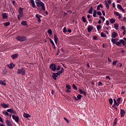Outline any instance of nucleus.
Here are the masks:
<instances>
[{
	"instance_id": "obj_35",
	"label": "nucleus",
	"mask_w": 126,
	"mask_h": 126,
	"mask_svg": "<svg viewBox=\"0 0 126 126\" xmlns=\"http://www.w3.org/2000/svg\"><path fill=\"white\" fill-rule=\"evenodd\" d=\"M66 88H67L68 90H70V89H71V87L68 84H66Z\"/></svg>"
},
{
	"instance_id": "obj_17",
	"label": "nucleus",
	"mask_w": 126,
	"mask_h": 126,
	"mask_svg": "<svg viewBox=\"0 0 126 126\" xmlns=\"http://www.w3.org/2000/svg\"><path fill=\"white\" fill-rule=\"evenodd\" d=\"M18 56H19L18 54H15L12 55L11 57L13 60H15V59L18 57Z\"/></svg>"
},
{
	"instance_id": "obj_63",
	"label": "nucleus",
	"mask_w": 126,
	"mask_h": 126,
	"mask_svg": "<svg viewBox=\"0 0 126 126\" xmlns=\"http://www.w3.org/2000/svg\"><path fill=\"white\" fill-rule=\"evenodd\" d=\"M67 32H69V33H71V30H70V29H68V30H67Z\"/></svg>"
},
{
	"instance_id": "obj_2",
	"label": "nucleus",
	"mask_w": 126,
	"mask_h": 126,
	"mask_svg": "<svg viewBox=\"0 0 126 126\" xmlns=\"http://www.w3.org/2000/svg\"><path fill=\"white\" fill-rule=\"evenodd\" d=\"M24 8L22 7H19L18 10L19 14L17 15L18 20H20L22 17H23V10Z\"/></svg>"
},
{
	"instance_id": "obj_8",
	"label": "nucleus",
	"mask_w": 126,
	"mask_h": 126,
	"mask_svg": "<svg viewBox=\"0 0 126 126\" xmlns=\"http://www.w3.org/2000/svg\"><path fill=\"white\" fill-rule=\"evenodd\" d=\"M12 117L13 120H14L15 121L16 123H19V117L18 116L12 115Z\"/></svg>"
},
{
	"instance_id": "obj_47",
	"label": "nucleus",
	"mask_w": 126,
	"mask_h": 126,
	"mask_svg": "<svg viewBox=\"0 0 126 126\" xmlns=\"http://www.w3.org/2000/svg\"><path fill=\"white\" fill-rule=\"evenodd\" d=\"M106 25H107V26H109V25H110V22H109V21L108 20L106 21Z\"/></svg>"
},
{
	"instance_id": "obj_11",
	"label": "nucleus",
	"mask_w": 126,
	"mask_h": 126,
	"mask_svg": "<svg viewBox=\"0 0 126 126\" xmlns=\"http://www.w3.org/2000/svg\"><path fill=\"white\" fill-rule=\"evenodd\" d=\"M120 113H121V117L124 118L125 117V115H126V111L124 109H120Z\"/></svg>"
},
{
	"instance_id": "obj_26",
	"label": "nucleus",
	"mask_w": 126,
	"mask_h": 126,
	"mask_svg": "<svg viewBox=\"0 0 126 126\" xmlns=\"http://www.w3.org/2000/svg\"><path fill=\"white\" fill-rule=\"evenodd\" d=\"M93 6H92L89 10L88 13H89L90 14H91L93 13Z\"/></svg>"
},
{
	"instance_id": "obj_19",
	"label": "nucleus",
	"mask_w": 126,
	"mask_h": 126,
	"mask_svg": "<svg viewBox=\"0 0 126 126\" xmlns=\"http://www.w3.org/2000/svg\"><path fill=\"white\" fill-rule=\"evenodd\" d=\"M1 107H2V108H4V109L8 108V107H9V105L8 104H6L5 103H1Z\"/></svg>"
},
{
	"instance_id": "obj_62",
	"label": "nucleus",
	"mask_w": 126,
	"mask_h": 126,
	"mask_svg": "<svg viewBox=\"0 0 126 126\" xmlns=\"http://www.w3.org/2000/svg\"><path fill=\"white\" fill-rule=\"evenodd\" d=\"M0 122H1V123H3L2 118H1V117L0 116Z\"/></svg>"
},
{
	"instance_id": "obj_20",
	"label": "nucleus",
	"mask_w": 126,
	"mask_h": 126,
	"mask_svg": "<svg viewBox=\"0 0 126 126\" xmlns=\"http://www.w3.org/2000/svg\"><path fill=\"white\" fill-rule=\"evenodd\" d=\"M80 94H83L84 96H86L87 95V94H86V92L83 91L82 90H79Z\"/></svg>"
},
{
	"instance_id": "obj_52",
	"label": "nucleus",
	"mask_w": 126,
	"mask_h": 126,
	"mask_svg": "<svg viewBox=\"0 0 126 126\" xmlns=\"http://www.w3.org/2000/svg\"><path fill=\"white\" fill-rule=\"evenodd\" d=\"M117 103H119L121 102V98H118V99H117Z\"/></svg>"
},
{
	"instance_id": "obj_9",
	"label": "nucleus",
	"mask_w": 126,
	"mask_h": 126,
	"mask_svg": "<svg viewBox=\"0 0 126 126\" xmlns=\"http://www.w3.org/2000/svg\"><path fill=\"white\" fill-rule=\"evenodd\" d=\"M59 75H60L58 73V72L53 73L52 77H53V79H54V80H57V77H58V76H59Z\"/></svg>"
},
{
	"instance_id": "obj_57",
	"label": "nucleus",
	"mask_w": 126,
	"mask_h": 126,
	"mask_svg": "<svg viewBox=\"0 0 126 126\" xmlns=\"http://www.w3.org/2000/svg\"><path fill=\"white\" fill-rule=\"evenodd\" d=\"M121 30H124V31H125V30H126V29H125V27L124 26H122V27Z\"/></svg>"
},
{
	"instance_id": "obj_33",
	"label": "nucleus",
	"mask_w": 126,
	"mask_h": 126,
	"mask_svg": "<svg viewBox=\"0 0 126 126\" xmlns=\"http://www.w3.org/2000/svg\"><path fill=\"white\" fill-rule=\"evenodd\" d=\"M101 37H102L103 38H106L107 37V35L104 33V32H101L100 33Z\"/></svg>"
},
{
	"instance_id": "obj_45",
	"label": "nucleus",
	"mask_w": 126,
	"mask_h": 126,
	"mask_svg": "<svg viewBox=\"0 0 126 126\" xmlns=\"http://www.w3.org/2000/svg\"><path fill=\"white\" fill-rule=\"evenodd\" d=\"M96 13L97 15H99V16H101V15H102V13H101V11H97Z\"/></svg>"
},
{
	"instance_id": "obj_28",
	"label": "nucleus",
	"mask_w": 126,
	"mask_h": 126,
	"mask_svg": "<svg viewBox=\"0 0 126 126\" xmlns=\"http://www.w3.org/2000/svg\"><path fill=\"white\" fill-rule=\"evenodd\" d=\"M114 28L116 30H119V24H114Z\"/></svg>"
},
{
	"instance_id": "obj_54",
	"label": "nucleus",
	"mask_w": 126,
	"mask_h": 126,
	"mask_svg": "<svg viewBox=\"0 0 126 126\" xmlns=\"http://www.w3.org/2000/svg\"><path fill=\"white\" fill-rule=\"evenodd\" d=\"M61 69V66H58L57 68H56V70H60Z\"/></svg>"
},
{
	"instance_id": "obj_64",
	"label": "nucleus",
	"mask_w": 126,
	"mask_h": 126,
	"mask_svg": "<svg viewBox=\"0 0 126 126\" xmlns=\"http://www.w3.org/2000/svg\"><path fill=\"white\" fill-rule=\"evenodd\" d=\"M97 10H100V7H99V6L98 5H97Z\"/></svg>"
},
{
	"instance_id": "obj_13",
	"label": "nucleus",
	"mask_w": 126,
	"mask_h": 126,
	"mask_svg": "<svg viewBox=\"0 0 126 126\" xmlns=\"http://www.w3.org/2000/svg\"><path fill=\"white\" fill-rule=\"evenodd\" d=\"M117 8H118V9H120V10L123 11V12H125V9H124V8H123V7L122 6V5L121 4H118L117 5Z\"/></svg>"
},
{
	"instance_id": "obj_38",
	"label": "nucleus",
	"mask_w": 126,
	"mask_h": 126,
	"mask_svg": "<svg viewBox=\"0 0 126 126\" xmlns=\"http://www.w3.org/2000/svg\"><path fill=\"white\" fill-rule=\"evenodd\" d=\"M81 97H82V95L81 94H78L77 96V98L78 100H80V99H81Z\"/></svg>"
},
{
	"instance_id": "obj_32",
	"label": "nucleus",
	"mask_w": 126,
	"mask_h": 126,
	"mask_svg": "<svg viewBox=\"0 0 126 126\" xmlns=\"http://www.w3.org/2000/svg\"><path fill=\"white\" fill-rule=\"evenodd\" d=\"M2 113L3 115H4V116H9V113H8L7 111H2Z\"/></svg>"
},
{
	"instance_id": "obj_59",
	"label": "nucleus",
	"mask_w": 126,
	"mask_h": 126,
	"mask_svg": "<svg viewBox=\"0 0 126 126\" xmlns=\"http://www.w3.org/2000/svg\"><path fill=\"white\" fill-rule=\"evenodd\" d=\"M119 66V67H122V66H123V64H122V63H120Z\"/></svg>"
},
{
	"instance_id": "obj_16",
	"label": "nucleus",
	"mask_w": 126,
	"mask_h": 126,
	"mask_svg": "<svg viewBox=\"0 0 126 126\" xmlns=\"http://www.w3.org/2000/svg\"><path fill=\"white\" fill-rule=\"evenodd\" d=\"M14 66H15V65H14L13 63H11L9 65H8V67L10 69H12L13 67H14Z\"/></svg>"
},
{
	"instance_id": "obj_4",
	"label": "nucleus",
	"mask_w": 126,
	"mask_h": 126,
	"mask_svg": "<svg viewBox=\"0 0 126 126\" xmlns=\"http://www.w3.org/2000/svg\"><path fill=\"white\" fill-rule=\"evenodd\" d=\"M16 39H17L18 41H20V42H24L27 38L23 36H18L16 37Z\"/></svg>"
},
{
	"instance_id": "obj_22",
	"label": "nucleus",
	"mask_w": 126,
	"mask_h": 126,
	"mask_svg": "<svg viewBox=\"0 0 126 126\" xmlns=\"http://www.w3.org/2000/svg\"><path fill=\"white\" fill-rule=\"evenodd\" d=\"M5 124L7 126H12V125H11V123H10V121L8 120H5Z\"/></svg>"
},
{
	"instance_id": "obj_18",
	"label": "nucleus",
	"mask_w": 126,
	"mask_h": 126,
	"mask_svg": "<svg viewBox=\"0 0 126 126\" xmlns=\"http://www.w3.org/2000/svg\"><path fill=\"white\" fill-rule=\"evenodd\" d=\"M23 117L26 119H28V118H31V116L30 115L28 114V113H24Z\"/></svg>"
},
{
	"instance_id": "obj_43",
	"label": "nucleus",
	"mask_w": 126,
	"mask_h": 126,
	"mask_svg": "<svg viewBox=\"0 0 126 126\" xmlns=\"http://www.w3.org/2000/svg\"><path fill=\"white\" fill-rule=\"evenodd\" d=\"M64 120L66 122L67 124L69 123V120H68V119H67L66 118L64 117Z\"/></svg>"
},
{
	"instance_id": "obj_56",
	"label": "nucleus",
	"mask_w": 126,
	"mask_h": 126,
	"mask_svg": "<svg viewBox=\"0 0 126 126\" xmlns=\"http://www.w3.org/2000/svg\"><path fill=\"white\" fill-rule=\"evenodd\" d=\"M114 126H117V121L116 120L114 121V122L113 123Z\"/></svg>"
},
{
	"instance_id": "obj_29",
	"label": "nucleus",
	"mask_w": 126,
	"mask_h": 126,
	"mask_svg": "<svg viewBox=\"0 0 126 126\" xmlns=\"http://www.w3.org/2000/svg\"><path fill=\"white\" fill-rule=\"evenodd\" d=\"M110 22L111 23V24H114V23L116 22V20H115V19L111 18L110 19Z\"/></svg>"
},
{
	"instance_id": "obj_61",
	"label": "nucleus",
	"mask_w": 126,
	"mask_h": 126,
	"mask_svg": "<svg viewBox=\"0 0 126 126\" xmlns=\"http://www.w3.org/2000/svg\"><path fill=\"white\" fill-rule=\"evenodd\" d=\"M112 5L113 7H116V4H115V2H113L112 3Z\"/></svg>"
},
{
	"instance_id": "obj_48",
	"label": "nucleus",
	"mask_w": 126,
	"mask_h": 126,
	"mask_svg": "<svg viewBox=\"0 0 126 126\" xmlns=\"http://www.w3.org/2000/svg\"><path fill=\"white\" fill-rule=\"evenodd\" d=\"M87 17H88V19H90V18L92 17V16H91V15H90V14H88Z\"/></svg>"
},
{
	"instance_id": "obj_23",
	"label": "nucleus",
	"mask_w": 126,
	"mask_h": 126,
	"mask_svg": "<svg viewBox=\"0 0 126 126\" xmlns=\"http://www.w3.org/2000/svg\"><path fill=\"white\" fill-rule=\"evenodd\" d=\"M119 39L118 38H112L111 42L113 43V44H116L117 43V41Z\"/></svg>"
},
{
	"instance_id": "obj_44",
	"label": "nucleus",
	"mask_w": 126,
	"mask_h": 126,
	"mask_svg": "<svg viewBox=\"0 0 126 126\" xmlns=\"http://www.w3.org/2000/svg\"><path fill=\"white\" fill-rule=\"evenodd\" d=\"M67 31H66V28L64 27L63 29V33H66Z\"/></svg>"
},
{
	"instance_id": "obj_55",
	"label": "nucleus",
	"mask_w": 126,
	"mask_h": 126,
	"mask_svg": "<svg viewBox=\"0 0 126 126\" xmlns=\"http://www.w3.org/2000/svg\"><path fill=\"white\" fill-rule=\"evenodd\" d=\"M107 60L108 61V62H109V63H111L112 62V59H110V58H108Z\"/></svg>"
},
{
	"instance_id": "obj_3",
	"label": "nucleus",
	"mask_w": 126,
	"mask_h": 126,
	"mask_svg": "<svg viewBox=\"0 0 126 126\" xmlns=\"http://www.w3.org/2000/svg\"><path fill=\"white\" fill-rule=\"evenodd\" d=\"M17 74H21L22 75H25L26 74V70L24 68L18 69L16 72Z\"/></svg>"
},
{
	"instance_id": "obj_50",
	"label": "nucleus",
	"mask_w": 126,
	"mask_h": 126,
	"mask_svg": "<svg viewBox=\"0 0 126 126\" xmlns=\"http://www.w3.org/2000/svg\"><path fill=\"white\" fill-rule=\"evenodd\" d=\"M114 14L115 15H116V16H118V15H119L120 14H119V12H115Z\"/></svg>"
},
{
	"instance_id": "obj_15",
	"label": "nucleus",
	"mask_w": 126,
	"mask_h": 126,
	"mask_svg": "<svg viewBox=\"0 0 126 126\" xmlns=\"http://www.w3.org/2000/svg\"><path fill=\"white\" fill-rule=\"evenodd\" d=\"M30 2L32 3V6L33 8H35L36 7V5L35 4V1L34 0H30Z\"/></svg>"
},
{
	"instance_id": "obj_30",
	"label": "nucleus",
	"mask_w": 126,
	"mask_h": 126,
	"mask_svg": "<svg viewBox=\"0 0 126 126\" xmlns=\"http://www.w3.org/2000/svg\"><path fill=\"white\" fill-rule=\"evenodd\" d=\"M96 28L97 31H99V30H101V29H102V27L100 25H97L96 26Z\"/></svg>"
},
{
	"instance_id": "obj_40",
	"label": "nucleus",
	"mask_w": 126,
	"mask_h": 126,
	"mask_svg": "<svg viewBox=\"0 0 126 126\" xmlns=\"http://www.w3.org/2000/svg\"><path fill=\"white\" fill-rule=\"evenodd\" d=\"M7 112L8 113H12V112H13V109H9L7 110Z\"/></svg>"
},
{
	"instance_id": "obj_5",
	"label": "nucleus",
	"mask_w": 126,
	"mask_h": 126,
	"mask_svg": "<svg viewBox=\"0 0 126 126\" xmlns=\"http://www.w3.org/2000/svg\"><path fill=\"white\" fill-rule=\"evenodd\" d=\"M122 44H123V46H126V41H125V40L123 39H121L120 41L116 42L115 44H116L117 46H119L122 45Z\"/></svg>"
},
{
	"instance_id": "obj_36",
	"label": "nucleus",
	"mask_w": 126,
	"mask_h": 126,
	"mask_svg": "<svg viewBox=\"0 0 126 126\" xmlns=\"http://www.w3.org/2000/svg\"><path fill=\"white\" fill-rule=\"evenodd\" d=\"M21 24L23 25L24 26H27V22L26 21H22L21 22Z\"/></svg>"
},
{
	"instance_id": "obj_31",
	"label": "nucleus",
	"mask_w": 126,
	"mask_h": 126,
	"mask_svg": "<svg viewBox=\"0 0 126 126\" xmlns=\"http://www.w3.org/2000/svg\"><path fill=\"white\" fill-rule=\"evenodd\" d=\"M0 84H1V85H3V86H5V85H6V83H5L2 80H0Z\"/></svg>"
},
{
	"instance_id": "obj_12",
	"label": "nucleus",
	"mask_w": 126,
	"mask_h": 126,
	"mask_svg": "<svg viewBox=\"0 0 126 126\" xmlns=\"http://www.w3.org/2000/svg\"><path fill=\"white\" fill-rule=\"evenodd\" d=\"M118 33L116 32H112L111 37L112 38H115L118 37Z\"/></svg>"
},
{
	"instance_id": "obj_10",
	"label": "nucleus",
	"mask_w": 126,
	"mask_h": 126,
	"mask_svg": "<svg viewBox=\"0 0 126 126\" xmlns=\"http://www.w3.org/2000/svg\"><path fill=\"white\" fill-rule=\"evenodd\" d=\"M35 17H36L37 19V21L39 23H41V18H42V16L40 15L39 14H37L35 15Z\"/></svg>"
},
{
	"instance_id": "obj_27",
	"label": "nucleus",
	"mask_w": 126,
	"mask_h": 126,
	"mask_svg": "<svg viewBox=\"0 0 126 126\" xmlns=\"http://www.w3.org/2000/svg\"><path fill=\"white\" fill-rule=\"evenodd\" d=\"M9 25H10V22H6L4 23V26L5 27H7V26H9Z\"/></svg>"
},
{
	"instance_id": "obj_46",
	"label": "nucleus",
	"mask_w": 126,
	"mask_h": 126,
	"mask_svg": "<svg viewBox=\"0 0 126 126\" xmlns=\"http://www.w3.org/2000/svg\"><path fill=\"white\" fill-rule=\"evenodd\" d=\"M117 63H118L117 61H113L112 63L113 65H116V64H117Z\"/></svg>"
},
{
	"instance_id": "obj_6",
	"label": "nucleus",
	"mask_w": 126,
	"mask_h": 126,
	"mask_svg": "<svg viewBox=\"0 0 126 126\" xmlns=\"http://www.w3.org/2000/svg\"><path fill=\"white\" fill-rule=\"evenodd\" d=\"M104 3L106 5V7L107 9H109L110 8V5L109 4H111L112 2L111 1V0H108L107 1L105 0L104 1Z\"/></svg>"
},
{
	"instance_id": "obj_21",
	"label": "nucleus",
	"mask_w": 126,
	"mask_h": 126,
	"mask_svg": "<svg viewBox=\"0 0 126 126\" xmlns=\"http://www.w3.org/2000/svg\"><path fill=\"white\" fill-rule=\"evenodd\" d=\"M87 30L88 31V32H91V31H92V30H93V27L92 26H89L88 27V29Z\"/></svg>"
},
{
	"instance_id": "obj_58",
	"label": "nucleus",
	"mask_w": 126,
	"mask_h": 126,
	"mask_svg": "<svg viewBox=\"0 0 126 126\" xmlns=\"http://www.w3.org/2000/svg\"><path fill=\"white\" fill-rule=\"evenodd\" d=\"M98 5L99 6V7H101V8H103V5H102V4H100Z\"/></svg>"
},
{
	"instance_id": "obj_14",
	"label": "nucleus",
	"mask_w": 126,
	"mask_h": 126,
	"mask_svg": "<svg viewBox=\"0 0 126 126\" xmlns=\"http://www.w3.org/2000/svg\"><path fill=\"white\" fill-rule=\"evenodd\" d=\"M2 17L3 19H7L8 16H7V14L6 13H3L1 14Z\"/></svg>"
},
{
	"instance_id": "obj_60",
	"label": "nucleus",
	"mask_w": 126,
	"mask_h": 126,
	"mask_svg": "<svg viewBox=\"0 0 126 126\" xmlns=\"http://www.w3.org/2000/svg\"><path fill=\"white\" fill-rule=\"evenodd\" d=\"M103 84L102 83V82H98V85L99 86H100V85H102Z\"/></svg>"
},
{
	"instance_id": "obj_49",
	"label": "nucleus",
	"mask_w": 126,
	"mask_h": 126,
	"mask_svg": "<svg viewBox=\"0 0 126 126\" xmlns=\"http://www.w3.org/2000/svg\"><path fill=\"white\" fill-rule=\"evenodd\" d=\"M49 40H50V43H52V45H53L54 44H55V43H54V41H53V40H52V39L49 38Z\"/></svg>"
},
{
	"instance_id": "obj_51",
	"label": "nucleus",
	"mask_w": 126,
	"mask_h": 126,
	"mask_svg": "<svg viewBox=\"0 0 126 126\" xmlns=\"http://www.w3.org/2000/svg\"><path fill=\"white\" fill-rule=\"evenodd\" d=\"M101 12H102L103 15H104V16H105V15H106V14L105 13V11L102 10Z\"/></svg>"
},
{
	"instance_id": "obj_53",
	"label": "nucleus",
	"mask_w": 126,
	"mask_h": 126,
	"mask_svg": "<svg viewBox=\"0 0 126 126\" xmlns=\"http://www.w3.org/2000/svg\"><path fill=\"white\" fill-rule=\"evenodd\" d=\"M106 79H109V80H111V78H110V76H107L106 77Z\"/></svg>"
},
{
	"instance_id": "obj_1",
	"label": "nucleus",
	"mask_w": 126,
	"mask_h": 126,
	"mask_svg": "<svg viewBox=\"0 0 126 126\" xmlns=\"http://www.w3.org/2000/svg\"><path fill=\"white\" fill-rule=\"evenodd\" d=\"M35 3L36 4V6L38 7H40L41 6L42 7V9L43 11L46 10V8L45 7V4L40 0L38 1H35Z\"/></svg>"
},
{
	"instance_id": "obj_41",
	"label": "nucleus",
	"mask_w": 126,
	"mask_h": 126,
	"mask_svg": "<svg viewBox=\"0 0 126 126\" xmlns=\"http://www.w3.org/2000/svg\"><path fill=\"white\" fill-rule=\"evenodd\" d=\"M72 88H73V89H74V90H77V87H76V86H75V85L73 84Z\"/></svg>"
},
{
	"instance_id": "obj_42",
	"label": "nucleus",
	"mask_w": 126,
	"mask_h": 126,
	"mask_svg": "<svg viewBox=\"0 0 126 126\" xmlns=\"http://www.w3.org/2000/svg\"><path fill=\"white\" fill-rule=\"evenodd\" d=\"M109 104L110 105H112L113 104V99H112V98L109 99Z\"/></svg>"
},
{
	"instance_id": "obj_25",
	"label": "nucleus",
	"mask_w": 126,
	"mask_h": 126,
	"mask_svg": "<svg viewBox=\"0 0 126 126\" xmlns=\"http://www.w3.org/2000/svg\"><path fill=\"white\" fill-rule=\"evenodd\" d=\"M54 38L55 44L57 45V44H58V37H57V35L56 34L54 35Z\"/></svg>"
},
{
	"instance_id": "obj_37",
	"label": "nucleus",
	"mask_w": 126,
	"mask_h": 126,
	"mask_svg": "<svg viewBox=\"0 0 126 126\" xmlns=\"http://www.w3.org/2000/svg\"><path fill=\"white\" fill-rule=\"evenodd\" d=\"M48 33L49 34V35H52V34H53V32H52V30H51V29L48 30Z\"/></svg>"
},
{
	"instance_id": "obj_7",
	"label": "nucleus",
	"mask_w": 126,
	"mask_h": 126,
	"mask_svg": "<svg viewBox=\"0 0 126 126\" xmlns=\"http://www.w3.org/2000/svg\"><path fill=\"white\" fill-rule=\"evenodd\" d=\"M49 67L53 71H55V70H57V67L56 66V64H55L54 63L51 64L49 66Z\"/></svg>"
},
{
	"instance_id": "obj_39",
	"label": "nucleus",
	"mask_w": 126,
	"mask_h": 126,
	"mask_svg": "<svg viewBox=\"0 0 126 126\" xmlns=\"http://www.w3.org/2000/svg\"><path fill=\"white\" fill-rule=\"evenodd\" d=\"M82 21H83L84 23H85V22H86V18H85V17H84V16H83V17H82Z\"/></svg>"
},
{
	"instance_id": "obj_34",
	"label": "nucleus",
	"mask_w": 126,
	"mask_h": 126,
	"mask_svg": "<svg viewBox=\"0 0 126 126\" xmlns=\"http://www.w3.org/2000/svg\"><path fill=\"white\" fill-rule=\"evenodd\" d=\"M97 13V11H96V10H94L93 11V16L94 17H96V14Z\"/></svg>"
},
{
	"instance_id": "obj_24",
	"label": "nucleus",
	"mask_w": 126,
	"mask_h": 126,
	"mask_svg": "<svg viewBox=\"0 0 126 126\" xmlns=\"http://www.w3.org/2000/svg\"><path fill=\"white\" fill-rule=\"evenodd\" d=\"M64 72V70H63V68L62 67L61 68V70L60 71H59L57 73H58V75H61V74H62V73H63Z\"/></svg>"
}]
</instances>
